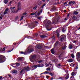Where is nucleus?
I'll use <instances>...</instances> for the list:
<instances>
[{"mask_svg": "<svg viewBox=\"0 0 80 80\" xmlns=\"http://www.w3.org/2000/svg\"><path fill=\"white\" fill-rule=\"evenodd\" d=\"M18 7L20 8V9L18 8V9L16 12H15V9H14V8H15V7H13L12 8V7L10 8V9H11V13H17V12H18V10H20L21 9V8H21V3H20V2H18Z\"/></svg>", "mask_w": 80, "mask_h": 80, "instance_id": "f257e3e1", "label": "nucleus"}, {"mask_svg": "<svg viewBox=\"0 0 80 80\" xmlns=\"http://www.w3.org/2000/svg\"><path fill=\"white\" fill-rule=\"evenodd\" d=\"M66 40V36L65 35L63 34L60 37V42H63Z\"/></svg>", "mask_w": 80, "mask_h": 80, "instance_id": "f03ea898", "label": "nucleus"}, {"mask_svg": "<svg viewBox=\"0 0 80 80\" xmlns=\"http://www.w3.org/2000/svg\"><path fill=\"white\" fill-rule=\"evenodd\" d=\"M51 23L50 22V21L49 20L48 21L47 24L46 25V28L47 30H49V29H50V25Z\"/></svg>", "mask_w": 80, "mask_h": 80, "instance_id": "7ed1b4c3", "label": "nucleus"}, {"mask_svg": "<svg viewBox=\"0 0 80 80\" xmlns=\"http://www.w3.org/2000/svg\"><path fill=\"white\" fill-rule=\"evenodd\" d=\"M36 58V55H34L32 56V59H30V60L33 63H34V62H35V60L33 59V58Z\"/></svg>", "mask_w": 80, "mask_h": 80, "instance_id": "20e7f679", "label": "nucleus"}, {"mask_svg": "<svg viewBox=\"0 0 80 80\" xmlns=\"http://www.w3.org/2000/svg\"><path fill=\"white\" fill-rule=\"evenodd\" d=\"M5 58H3L2 56L0 55V63H3L5 62Z\"/></svg>", "mask_w": 80, "mask_h": 80, "instance_id": "39448f33", "label": "nucleus"}, {"mask_svg": "<svg viewBox=\"0 0 80 80\" xmlns=\"http://www.w3.org/2000/svg\"><path fill=\"white\" fill-rule=\"evenodd\" d=\"M33 51V49L31 48L28 49L27 51V53L28 54L29 53H31V52H32Z\"/></svg>", "mask_w": 80, "mask_h": 80, "instance_id": "423d86ee", "label": "nucleus"}, {"mask_svg": "<svg viewBox=\"0 0 80 80\" xmlns=\"http://www.w3.org/2000/svg\"><path fill=\"white\" fill-rule=\"evenodd\" d=\"M75 1H70L69 2L68 4L71 6H72L74 3H75Z\"/></svg>", "mask_w": 80, "mask_h": 80, "instance_id": "0eeeda50", "label": "nucleus"}, {"mask_svg": "<svg viewBox=\"0 0 80 80\" xmlns=\"http://www.w3.org/2000/svg\"><path fill=\"white\" fill-rule=\"evenodd\" d=\"M60 42H57L55 43V45L56 46V47H58L60 45Z\"/></svg>", "mask_w": 80, "mask_h": 80, "instance_id": "6e6552de", "label": "nucleus"}, {"mask_svg": "<svg viewBox=\"0 0 80 80\" xmlns=\"http://www.w3.org/2000/svg\"><path fill=\"white\" fill-rule=\"evenodd\" d=\"M8 10H9V9H8V8H6V9L5 10L4 12V14L6 15V14H7Z\"/></svg>", "mask_w": 80, "mask_h": 80, "instance_id": "1a4fd4ad", "label": "nucleus"}, {"mask_svg": "<svg viewBox=\"0 0 80 80\" xmlns=\"http://www.w3.org/2000/svg\"><path fill=\"white\" fill-rule=\"evenodd\" d=\"M51 51L52 53V54H54V53H55V50L53 48L51 49Z\"/></svg>", "mask_w": 80, "mask_h": 80, "instance_id": "9d476101", "label": "nucleus"}, {"mask_svg": "<svg viewBox=\"0 0 80 80\" xmlns=\"http://www.w3.org/2000/svg\"><path fill=\"white\" fill-rule=\"evenodd\" d=\"M42 13V10H41L40 11H39L37 15L39 16Z\"/></svg>", "mask_w": 80, "mask_h": 80, "instance_id": "9b49d317", "label": "nucleus"}, {"mask_svg": "<svg viewBox=\"0 0 80 80\" xmlns=\"http://www.w3.org/2000/svg\"><path fill=\"white\" fill-rule=\"evenodd\" d=\"M76 56L80 58V53L79 52L77 53L76 54Z\"/></svg>", "mask_w": 80, "mask_h": 80, "instance_id": "f8f14e48", "label": "nucleus"}, {"mask_svg": "<svg viewBox=\"0 0 80 80\" xmlns=\"http://www.w3.org/2000/svg\"><path fill=\"white\" fill-rule=\"evenodd\" d=\"M28 69H29L28 66H27L24 68V70H27V71H28Z\"/></svg>", "mask_w": 80, "mask_h": 80, "instance_id": "ddd939ff", "label": "nucleus"}, {"mask_svg": "<svg viewBox=\"0 0 80 80\" xmlns=\"http://www.w3.org/2000/svg\"><path fill=\"white\" fill-rule=\"evenodd\" d=\"M42 64H38L37 66V67H43V64H42Z\"/></svg>", "mask_w": 80, "mask_h": 80, "instance_id": "4468645a", "label": "nucleus"}, {"mask_svg": "<svg viewBox=\"0 0 80 80\" xmlns=\"http://www.w3.org/2000/svg\"><path fill=\"white\" fill-rule=\"evenodd\" d=\"M73 13L74 14V15H77L78 14V12L77 11H74L73 12Z\"/></svg>", "mask_w": 80, "mask_h": 80, "instance_id": "2eb2a0df", "label": "nucleus"}, {"mask_svg": "<svg viewBox=\"0 0 80 80\" xmlns=\"http://www.w3.org/2000/svg\"><path fill=\"white\" fill-rule=\"evenodd\" d=\"M18 61H21V60H22V57L18 58Z\"/></svg>", "mask_w": 80, "mask_h": 80, "instance_id": "dca6fc26", "label": "nucleus"}, {"mask_svg": "<svg viewBox=\"0 0 80 80\" xmlns=\"http://www.w3.org/2000/svg\"><path fill=\"white\" fill-rule=\"evenodd\" d=\"M69 48L70 49H72V48H73V46H72V44H70L69 45Z\"/></svg>", "mask_w": 80, "mask_h": 80, "instance_id": "f3484780", "label": "nucleus"}, {"mask_svg": "<svg viewBox=\"0 0 80 80\" xmlns=\"http://www.w3.org/2000/svg\"><path fill=\"white\" fill-rule=\"evenodd\" d=\"M13 73H17V70H14L12 72Z\"/></svg>", "mask_w": 80, "mask_h": 80, "instance_id": "a211bd4d", "label": "nucleus"}, {"mask_svg": "<svg viewBox=\"0 0 80 80\" xmlns=\"http://www.w3.org/2000/svg\"><path fill=\"white\" fill-rule=\"evenodd\" d=\"M37 48H38V49H41V48H42V46H37Z\"/></svg>", "mask_w": 80, "mask_h": 80, "instance_id": "6ab92c4d", "label": "nucleus"}, {"mask_svg": "<svg viewBox=\"0 0 80 80\" xmlns=\"http://www.w3.org/2000/svg\"><path fill=\"white\" fill-rule=\"evenodd\" d=\"M72 18L73 20H76V19H77V17H76L75 16H73Z\"/></svg>", "mask_w": 80, "mask_h": 80, "instance_id": "aec40b11", "label": "nucleus"}, {"mask_svg": "<svg viewBox=\"0 0 80 80\" xmlns=\"http://www.w3.org/2000/svg\"><path fill=\"white\" fill-rule=\"evenodd\" d=\"M8 76H9V78H8V80H11L12 78L11 77V76L10 75H8Z\"/></svg>", "mask_w": 80, "mask_h": 80, "instance_id": "412c9836", "label": "nucleus"}, {"mask_svg": "<svg viewBox=\"0 0 80 80\" xmlns=\"http://www.w3.org/2000/svg\"><path fill=\"white\" fill-rule=\"evenodd\" d=\"M69 78V74H68L66 77L65 78V79H68Z\"/></svg>", "mask_w": 80, "mask_h": 80, "instance_id": "4be33fe9", "label": "nucleus"}, {"mask_svg": "<svg viewBox=\"0 0 80 80\" xmlns=\"http://www.w3.org/2000/svg\"><path fill=\"white\" fill-rule=\"evenodd\" d=\"M32 67H33V68H34L35 69L37 68V65H35L33 66H32Z\"/></svg>", "mask_w": 80, "mask_h": 80, "instance_id": "5701e85b", "label": "nucleus"}, {"mask_svg": "<svg viewBox=\"0 0 80 80\" xmlns=\"http://www.w3.org/2000/svg\"><path fill=\"white\" fill-rule=\"evenodd\" d=\"M40 37L41 38H44L45 37V36L44 35H41Z\"/></svg>", "mask_w": 80, "mask_h": 80, "instance_id": "b1692460", "label": "nucleus"}, {"mask_svg": "<svg viewBox=\"0 0 80 80\" xmlns=\"http://www.w3.org/2000/svg\"><path fill=\"white\" fill-rule=\"evenodd\" d=\"M4 3L5 4H6L7 3H8V0H4Z\"/></svg>", "mask_w": 80, "mask_h": 80, "instance_id": "393cba45", "label": "nucleus"}, {"mask_svg": "<svg viewBox=\"0 0 80 80\" xmlns=\"http://www.w3.org/2000/svg\"><path fill=\"white\" fill-rule=\"evenodd\" d=\"M73 62V60H72V59H69L68 60V62Z\"/></svg>", "mask_w": 80, "mask_h": 80, "instance_id": "a878e982", "label": "nucleus"}, {"mask_svg": "<svg viewBox=\"0 0 80 80\" xmlns=\"http://www.w3.org/2000/svg\"><path fill=\"white\" fill-rule=\"evenodd\" d=\"M46 70H47V71H50L51 69H50V68H47Z\"/></svg>", "mask_w": 80, "mask_h": 80, "instance_id": "bb28decb", "label": "nucleus"}, {"mask_svg": "<svg viewBox=\"0 0 80 80\" xmlns=\"http://www.w3.org/2000/svg\"><path fill=\"white\" fill-rule=\"evenodd\" d=\"M58 61V59L57 58H56L55 59H54L53 60V62H57Z\"/></svg>", "mask_w": 80, "mask_h": 80, "instance_id": "cd10ccee", "label": "nucleus"}, {"mask_svg": "<svg viewBox=\"0 0 80 80\" xmlns=\"http://www.w3.org/2000/svg\"><path fill=\"white\" fill-rule=\"evenodd\" d=\"M62 50H65V48H66V46H63L62 47Z\"/></svg>", "mask_w": 80, "mask_h": 80, "instance_id": "c85d7f7f", "label": "nucleus"}, {"mask_svg": "<svg viewBox=\"0 0 80 80\" xmlns=\"http://www.w3.org/2000/svg\"><path fill=\"white\" fill-rule=\"evenodd\" d=\"M57 36L58 38H59L60 37V34H59V33H57Z\"/></svg>", "mask_w": 80, "mask_h": 80, "instance_id": "c756f323", "label": "nucleus"}, {"mask_svg": "<svg viewBox=\"0 0 80 80\" xmlns=\"http://www.w3.org/2000/svg\"><path fill=\"white\" fill-rule=\"evenodd\" d=\"M37 12H36L34 13H31V15H35V13H37Z\"/></svg>", "mask_w": 80, "mask_h": 80, "instance_id": "7c9ffc66", "label": "nucleus"}, {"mask_svg": "<svg viewBox=\"0 0 80 80\" xmlns=\"http://www.w3.org/2000/svg\"><path fill=\"white\" fill-rule=\"evenodd\" d=\"M71 57L73 58H74L75 57V56H74V55H73V54H71Z\"/></svg>", "mask_w": 80, "mask_h": 80, "instance_id": "2f4dec72", "label": "nucleus"}, {"mask_svg": "<svg viewBox=\"0 0 80 80\" xmlns=\"http://www.w3.org/2000/svg\"><path fill=\"white\" fill-rule=\"evenodd\" d=\"M37 8V6H36L33 8V10H36Z\"/></svg>", "mask_w": 80, "mask_h": 80, "instance_id": "473e14b6", "label": "nucleus"}, {"mask_svg": "<svg viewBox=\"0 0 80 80\" xmlns=\"http://www.w3.org/2000/svg\"><path fill=\"white\" fill-rule=\"evenodd\" d=\"M49 73V72L47 71H45V72H44V74H48Z\"/></svg>", "mask_w": 80, "mask_h": 80, "instance_id": "72a5a7b5", "label": "nucleus"}, {"mask_svg": "<svg viewBox=\"0 0 80 80\" xmlns=\"http://www.w3.org/2000/svg\"><path fill=\"white\" fill-rule=\"evenodd\" d=\"M71 75H72V76H73V75H75V72H72V73Z\"/></svg>", "mask_w": 80, "mask_h": 80, "instance_id": "f704fd0d", "label": "nucleus"}, {"mask_svg": "<svg viewBox=\"0 0 80 80\" xmlns=\"http://www.w3.org/2000/svg\"><path fill=\"white\" fill-rule=\"evenodd\" d=\"M45 65L46 67H48V66H49V65L47 64V63H45Z\"/></svg>", "mask_w": 80, "mask_h": 80, "instance_id": "c9c22d12", "label": "nucleus"}, {"mask_svg": "<svg viewBox=\"0 0 80 80\" xmlns=\"http://www.w3.org/2000/svg\"><path fill=\"white\" fill-rule=\"evenodd\" d=\"M42 18V17L40 16V17H38L37 18L39 20H40L41 18Z\"/></svg>", "mask_w": 80, "mask_h": 80, "instance_id": "e433bc0d", "label": "nucleus"}, {"mask_svg": "<svg viewBox=\"0 0 80 80\" xmlns=\"http://www.w3.org/2000/svg\"><path fill=\"white\" fill-rule=\"evenodd\" d=\"M23 17H24V16H22L20 19V20H23Z\"/></svg>", "mask_w": 80, "mask_h": 80, "instance_id": "4c0bfd02", "label": "nucleus"}, {"mask_svg": "<svg viewBox=\"0 0 80 80\" xmlns=\"http://www.w3.org/2000/svg\"><path fill=\"white\" fill-rule=\"evenodd\" d=\"M20 65V63H17L16 64V66H19Z\"/></svg>", "mask_w": 80, "mask_h": 80, "instance_id": "58836bf2", "label": "nucleus"}, {"mask_svg": "<svg viewBox=\"0 0 80 80\" xmlns=\"http://www.w3.org/2000/svg\"><path fill=\"white\" fill-rule=\"evenodd\" d=\"M49 74L51 76H53V73H49Z\"/></svg>", "mask_w": 80, "mask_h": 80, "instance_id": "ea45409f", "label": "nucleus"}, {"mask_svg": "<svg viewBox=\"0 0 80 80\" xmlns=\"http://www.w3.org/2000/svg\"><path fill=\"white\" fill-rule=\"evenodd\" d=\"M13 50V49H12V50L11 51L9 50V51H8V53H9V52H12V51Z\"/></svg>", "mask_w": 80, "mask_h": 80, "instance_id": "a19ab883", "label": "nucleus"}, {"mask_svg": "<svg viewBox=\"0 0 80 80\" xmlns=\"http://www.w3.org/2000/svg\"><path fill=\"white\" fill-rule=\"evenodd\" d=\"M21 54H24V55H25V53H24V52H21Z\"/></svg>", "mask_w": 80, "mask_h": 80, "instance_id": "79ce46f5", "label": "nucleus"}, {"mask_svg": "<svg viewBox=\"0 0 80 80\" xmlns=\"http://www.w3.org/2000/svg\"><path fill=\"white\" fill-rule=\"evenodd\" d=\"M43 62V61H42V60H40V61H39V63H42V62Z\"/></svg>", "mask_w": 80, "mask_h": 80, "instance_id": "37998d69", "label": "nucleus"}, {"mask_svg": "<svg viewBox=\"0 0 80 80\" xmlns=\"http://www.w3.org/2000/svg\"><path fill=\"white\" fill-rule=\"evenodd\" d=\"M5 50V48H4L3 49L2 51L3 52H4Z\"/></svg>", "mask_w": 80, "mask_h": 80, "instance_id": "c03bdc74", "label": "nucleus"}, {"mask_svg": "<svg viewBox=\"0 0 80 80\" xmlns=\"http://www.w3.org/2000/svg\"><path fill=\"white\" fill-rule=\"evenodd\" d=\"M12 1H11V2H10L9 4V5H10V4H12Z\"/></svg>", "mask_w": 80, "mask_h": 80, "instance_id": "a18cd8bd", "label": "nucleus"}, {"mask_svg": "<svg viewBox=\"0 0 80 80\" xmlns=\"http://www.w3.org/2000/svg\"><path fill=\"white\" fill-rule=\"evenodd\" d=\"M23 70L22 69V70H21L20 72L21 74H22V72H23Z\"/></svg>", "mask_w": 80, "mask_h": 80, "instance_id": "49530a36", "label": "nucleus"}, {"mask_svg": "<svg viewBox=\"0 0 80 80\" xmlns=\"http://www.w3.org/2000/svg\"><path fill=\"white\" fill-rule=\"evenodd\" d=\"M1 17H3V16H4V15L3 14V13H1Z\"/></svg>", "mask_w": 80, "mask_h": 80, "instance_id": "de8ad7c7", "label": "nucleus"}, {"mask_svg": "<svg viewBox=\"0 0 80 80\" xmlns=\"http://www.w3.org/2000/svg\"><path fill=\"white\" fill-rule=\"evenodd\" d=\"M27 13H24L23 14V15H27Z\"/></svg>", "mask_w": 80, "mask_h": 80, "instance_id": "09e8293b", "label": "nucleus"}, {"mask_svg": "<svg viewBox=\"0 0 80 80\" xmlns=\"http://www.w3.org/2000/svg\"><path fill=\"white\" fill-rule=\"evenodd\" d=\"M62 32H65V31L64 30V29H62Z\"/></svg>", "mask_w": 80, "mask_h": 80, "instance_id": "8fccbe9b", "label": "nucleus"}, {"mask_svg": "<svg viewBox=\"0 0 80 80\" xmlns=\"http://www.w3.org/2000/svg\"><path fill=\"white\" fill-rule=\"evenodd\" d=\"M50 63H51V62H48V65H50Z\"/></svg>", "mask_w": 80, "mask_h": 80, "instance_id": "3c124183", "label": "nucleus"}, {"mask_svg": "<svg viewBox=\"0 0 80 80\" xmlns=\"http://www.w3.org/2000/svg\"><path fill=\"white\" fill-rule=\"evenodd\" d=\"M67 19H68V18H65V20H67Z\"/></svg>", "mask_w": 80, "mask_h": 80, "instance_id": "603ef678", "label": "nucleus"}, {"mask_svg": "<svg viewBox=\"0 0 80 80\" xmlns=\"http://www.w3.org/2000/svg\"><path fill=\"white\" fill-rule=\"evenodd\" d=\"M2 17L1 16V17H0V19H2Z\"/></svg>", "mask_w": 80, "mask_h": 80, "instance_id": "864d4df0", "label": "nucleus"}, {"mask_svg": "<svg viewBox=\"0 0 80 80\" xmlns=\"http://www.w3.org/2000/svg\"><path fill=\"white\" fill-rule=\"evenodd\" d=\"M55 38L54 37H53L52 38V39H53V40H55V38ZM54 38V39H53Z\"/></svg>", "mask_w": 80, "mask_h": 80, "instance_id": "5fc2aeb1", "label": "nucleus"}, {"mask_svg": "<svg viewBox=\"0 0 80 80\" xmlns=\"http://www.w3.org/2000/svg\"><path fill=\"white\" fill-rule=\"evenodd\" d=\"M49 78V76H46L47 78Z\"/></svg>", "mask_w": 80, "mask_h": 80, "instance_id": "6e6d98bb", "label": "nucleus"}, {"mask_svg": "<svg viewBox=\"0 0 80 80\" xmlns=\"http://www.w3.org/2000/svg\"><path fill=\"white\" fill-rule=\"evenodd\" d=\"M70 14H68L67 15V17H69V15Z\"/></svg>", "mask_w": 80, "mask_h": 80, "instance_id": "4d7b16f0", "label": "nucleus"}, {"mask_svg": "<svg viewBox=\"0 0 80 80\" xmlns=\"http://www.w3.org/2000/svg\"><path fill=\"white\" fill-rule=\"evenodd\" d=\"M75 69H76V70L78 69V67H76Z\"/></svg>", "mask_w": 80, "mask_h": 80, "instance_id": "13d9d810", "label": "nucleus"}, {"mask_svg": "<svg viewBox=\"0 0 80 80\" xmlns=\"http://www.w3.org/2000/svg\"><path fill=\"white\" fill-rule=\"evenodd\" d=\"M46 5V4H44V5H43V7H44V6H45V5Z\"/></svg>", "mask_w": 80, "mask_h": 80, "instance_id": "bf43d9fd", "label": "nucleus"}, {"mask_svg": "<svg viewBox=\"0 0 80 80\" xmlns=\"http://www.w3.org/2000/svg\"><path fill=\"white\" fill-rule=\"evenodd\" d=\"M52 70H53V66H52Z\"/></svg>", "mask_w": 80, "mask_h": 80, "instance_id": "052dcab7", "label": "nucleus"}, {"mask_svg": "<svg viewBox=\"0 0 80 80\" xmlns=\"http://www.w3.org/2000/svg\"><path fill=\"white\" fill-rule=\"evenodd\" d=\"M51 80H53V78H51Z\"/></svg>", "mask_w": 80, "mask_h": 80, "instance_id": "680f3d73", "label": "nucleus"}, {"mask_svg": "<svg viewBox=\"0 0 80 80\" xmlns=\"http://www.w3.org/2000/svg\"><path fill=\"white\" fill-rule=\"evenodd\" d=\"M12 67H14V68H15V67L17 68V66H12Z\"/></svg>", "mask_w": 80, "mask_h": 80, "instance_id": "e2e57ef3", "label": "nucleus"}, {"mask_svg": "<svg viewBox=\"0 0 80 80\" xmlns=\"http://www.w3.org/2000/svg\"><path fill=\"white\" fill-rule=\"evenodd\" d=\"M67 2H65L64 3V5H66V4H67Z\"/></svg>", "mask_w": 80, "mask_h": 80, "instance_id": "0e129e2a", "label": "nucleus"}, {"mask_svg": "<svg viewBox=\"0 0 80 80\" xmlns=\"http://www.w3.org/2000/svg\"><path fill=\"white\" fill-rule=\"evenodd\" d=\"M71 65L73 66V63H72L71 64Z\"/></svg>", "mask_w": 80, "mask_h": 80, "instance_id": "69168bd1", "label": "nucleus"}, {"mask_svg": "<svg viewBox=\"0 0 80 80\" xmlns=\"http://www.w3.org/2000/svg\"><path fill=\"white\" fill-rule=\"evenodd\" d=\"M2 78V76H1L0 77V79H1V78Z\"/></svg>", "mask_w": 80, "mask_h": 80, "instance_id": "338daca9", "label": "nucleus"}, {"mask_svg": "<svg viewBox=\"0 0 80 80\" xmlns=\"http://www.w3.org/2000/svg\"><path fill=\"white\" fill-rule=\"evenodd\" d=\"M35 17H37V15L35 14Z\"/></svg>", "mask_w": 80, "mask_h": 80, "instance_id": "774afa93", "label": "nucleus"}]
</instances>
